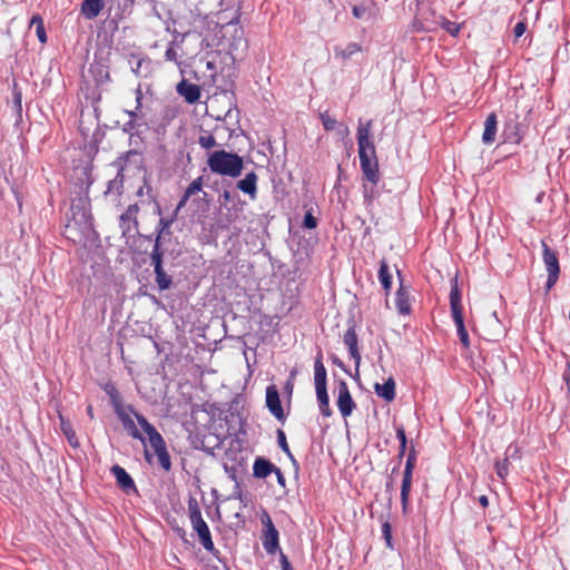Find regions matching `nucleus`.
<instances>
[{
	"label": "nucleus",
	"mask_w": 570,
	"mask_h": 570,
	"mask_svg": "<svg viewBox=\"0 0 570 570\" xmlns=\"http://www.w3.org/2000/svg\"><path fill=\"white\" fill-rule=\"evenodd\" d=\"M207 165L213 173L233 178L238 177L244 167L242 157L226 150L212 153L208 156Z\"/></svg>",
	"instance_id": "nucleus-1"
},
{
	"label": "nucleus",
	"mask_w": 570,
	"mask_h": 570,
	"mask_svg": "<svg viewBox=\"0 0 570 570\" xmlns=\"http://www.w3.org/2000/svg\"><path fill=\"white\" fill-rule=\"evenodd\" d=\"M134 416L137 419V422L144 430V432L147 434L149 445L158 456L161 466L168 470L170 468V460L161 435L144 416H140L138 414H134Z\"/></svg>",
	"instance_id": "nucleus-2"
},
{
	"label": "nucleus",
	"mask_w": 570,
	"mask_h": 570,
	"mask_svg": "<svg viewBox=\"0 0 570 570\" xmlns=\"http://www.w3.org/2000/svg\"><path fill=\"white\" fill-rule=\"evenodd\" d=\"M189 510L193 529L198 534L200 543L207 551H213L214 543L212 540L210 531L208 529L207 523L203 519L199 509L197 507H190Z\"/></svg>",
	"instance_id": "nucleus-3"
},
{
	"label": "nucleus",
	"mask_w": 570,
	"mask_h": 570,
	"mask_svg": "<svg viewBox=\"0 0 570 570\" xmlns=\"http://www.w3.org/2000/svg\"><path fill=\"white\" fill-rule=\"evenodd\" d=\"M337 407L344 417L350 416L355 409V403L348 391L347 384L343 381L340 382L337 387Z\"/></svg>",
	"instance_id": "nucleus-4"
},
{
	"label": "nucleus",
	"mask_w": 570,
	"mask_h": 570,
	"mask_svg": "<svg viewBox=\"0 0 570 570\" xmlns=\"http://www.w3.org/2000/svg\"><path fill=\"white\" fill-rule=\"evenodd\" d=\"M358 151H375L371 136V121L361 122L357 128Z\"/></svg>",
	"instance_id": "nucleus-5"
},
{
	"label": "nucleus",
	"mask_w": 570,
	"mask_h": 570,
	"mask_svg": "<svg viewBox=\"0 0 570 570\" xmlns=\"http://www.w3.org/2000/svg\"><path fill=\"white\" fill-rule=\"evenodd\" d=\"M266 406L276 419H283L284 412L281 404L279 394L275 385H269L266 389Z\"/></svg>",
	"instance_id": "nucleus-6"
},
{
	"label": "nucleus",
	"mask_w": 570,
	"mask_h": 570,
	"mask_svg": "<svg viewBox=\"0 0 570 570\" xmlns=\"http://www.w3.org/2000/svg\"><path fill=\"white\" fill-rule=\"evenodd\" d=\"M326 377H327V372L323 364L322 355L320 354L315 358V363H314V384H315L316 393L327 392Z\"/></svg>",
	"instance_id": "nucleus-7"
},
{
	"label": "nucleus",
	"mask_w": 570,
	"mask_h": 570,
	"mask_svg": "<svg viewBox=\"0 0 570 570\" xmlns=\"http://www.w3.org/2000/svg\"><path fill=\"white\" fill-rule=\"evenodd\" d=\"M450 306H451V314H452L453 320L463 317L462 305H461V294L458 288L456 278L452 281V287H451V293H450Z\"/></svg>",
	"instance_id": "nucleus-8"
},
{
	"label": "nucleus",
	"mask_w": 570,
	"mask_h": 570,
	"mask_svg": "<svg viewBox=\"0 0 570 570\" xmlns=\"http://www.w3.org/2000/svg\"><path fill=\"white\" fill-rule=\"evenodd\" d=\"M118 485L126 492L135 491V484L131 476L119 465H114L111 469Z\"/></svg>",
	"instance_id": "nucleus-9"
},
{
	"label": "nucleus",
	"mask_w": 570,
	"mask_h": 570,
	"mask_svg": "<svg viewBox=\"0 0 570 570\" xmlns=\"http://www.w3.org/2000/svg\"><path fill=\"white\" fill-rule=\"evenodd\" d=\"M153 261L155 265L156 282L160 289H167L171 283L170 277L164 272L161 267L160 255L156 252L153 254Z\"/></svg>",
	"instance_id": "nucleus-10"
},
{
	"label": "nucleus",
	"mask_w": 570,
	"mask_h": 570,
	"mask_svg": "<svg viewBox=\"0 0 570 570\" xmlns=\"http://www.w3.org/2000/svg\"><path fill=\"white\" fill-rule=\"evenodd\" d=\"M411 484H412V466L410 463H407L405 466V470H404L402 489H401V501H402V507H403L404 512H406V509H407Z\"/></svg>",
	"instance_id": "nucleus-11"
},
{
	"label": "nucleus",
	"mask_w": 570,
	"mask_h": 570,
	"mask_svg": "<svg viewBox=\"0 0 570 570\" xmlns=\"http://www.w3.org/2000/svg\"><path fill=\"white\" fill-rule=\"evenodd\" d=\"M344 343L348 347L352 358L355 361L356 368L361 362V355L357 350V338L354 330H348L344 335Z\"/></svg>",
	"instance_id": "nucleus-12"
},
{
	"label": "nucleus",
	"mask_w": 570,
	"mask_h": 570,
	"mask_svg": "<svg viewBox=\"0 0 570 570\" xmlns=\"http://www.w3.org/2000/svg\"><path fill=\"white\" fill-rule=\"evenodd\" d=\"M263 546L267 553L274 554L278 548V531L275 529L264 530Z\"/></svg>",
	"instance_id": "nucleus-13"
},
{
	"label": "nucleus",
	"mask_w": 570,
	"mask_h": 570,
	"mask_svg": "<svg viewBox=\"0 0 570 570\" xmlns=\"http://www.w3.org/2000/svg\"><path fill=\"white\" fill-rule=\"evenodd\" d=\"M395 305L401 314H409L411 311L410 294L403 285L396 292Z\"/></svg>",
	"instance_id": "nucleus-14"
},
{
	"label": "nucleus",
	"mask_w": 570,
	"mask_h": 570,
	"mask_svg": "<svg viewBox=\"0 0 570 570\" xmlns=\"http://www.w3.org/2000/svg\"><path fill=\"white\" fill-rule=\"evenodd\" d=\"M178 92L186 99L187 102L194 104L200 97L198 86L194 83L181 82L178 85Z\"/></svg>",
	"instance_id": "nucleus-15"
},
{
	"label": "nucleus",
	"mask_w": 570,
	"mask_h": 570,
	"mask_svg": "<svg viewBox=\"0 0 570 570\" xmlns=\"http://www.w3.org/2000/svg\"><path fill=\"white\" fill-rule=\"evenodd\" d=\"M543 262L548 273H559V261L553 250H551L546 243H542Z\"/></svg>",
	"instance_id": "nucleus-16"
},
{
	"label": "nucleus",
	"mask_w": 570,
	"mask_h": 570,
	"mask_svg": "<svg viewBox=\"0 0 570 570\" xmlns=\"http://www.w3.org/2000/svg\"><path fill=\"white\" fill-rule=\"evenodd\" d=\"M375 393L385 401H392L395 397V382L390 377L385 383L374 385Z\"/></svg>",
	"instance_id": "nucleus-17"
},
{
	"label": "nucleus",
	"mask_w": 570,
	"mask_h": 570,
	"mask_svg": "<svg viewBox=\"0 0 570 570\" xmlns=\"http://www.w3.org/2000/svg\"><path fill=\"white\" fill-rule=\"evenodd\" d=\"M102 7V0H85L81 4V13L87 19H94L100 13Z\"/></svg>",
	"instance_id": "nucleus-18"
},
{
	"label": "nucleus",
	"mask_w": 570,
	"mask_h": 570,
	"mask_svg": "<svg viewBox=\"0 0 570 570\" xmlns=\"http://www.w3.org/2000/svg\"><path fill=\"white\" fill-rule=\"evenodd\" d=\"M257 176L255 173L247 174L242 180L238 181L237 187L248 194L252 198L256 196Z\"/></svg>",
	"instance_id": "nucleus-19"
},
{
	"label": "nucleus",
	"mask_w": 570,
	"mask_h": 570,
	"mask_svg": "<svg viewBox=\"0 0 570 570\" xmlns=\"http://www.w3.org/2000/svg\"><path fill=\"white\" fill-rule=\"evenodd\" d=\"M497 117L494 114H491L487 117L484 122V131L482 135V141L484 144H492L495 138L497 132Z\"/></svg>",
	"instance_id": "nucleus-20"
},
{
	"label": "nucleus",
	"mask_w": 570,
	"mask_h": 570,
	"mask_svg": "<svg viewBox=\"0 0 570 570\" xmlns=\"http://www.w3.org/2000/svg\"><path fill=\"white\" fill-rule=\"evenodd\" d=\"M116 412H117L120 421L122 422L124 426L130 432V434L134 438L140 439V435L138 434V430H137L135 421H134V416L130 413H128L126 410L120 409V407H117Z\"/></svg>",
	"instance_id": "nucleus-21"
},
{
	"label": "nucleus",
	"mask_w": 570,
	"mask_h": 570,
	"mask_svg": "<svg viewBox=\"0 0 570 570\" xmlns=\"http://www.w3.org/2000/svg\"><path fill=\"white\" fill-rule=\"evenodd\" d=\"M362 173L367 181L376 185L380 178L377 161L366 163L361 165Z\"/></svg>",
	"instance_id": "nucleus-22"
},
{
	"label": "nucleus",
	"mask_w": 570,
	"mask_h": 570,
	"mask_svg": "<svg viewBox=\"0 0 570 570\" xmlns=\"http://www.w3.org/2000/svg\"><path fill=\"white\" fill-rule=\"evenodd\" d=\"M254 475L257 478H266L275 470V466L264 459H257L253 466Z\"/></svg>",
	"instance_id": "nucleus-23"
},
{
	"label": "nucleus",
	"mask_w": 570,
	"mask_h": 570,
	"mask_svg": "<svg viewBox=\"0 0 570 570\" xmlns=\"http://www.w3.org/2000/svg\"><path fill=\"white\" fill-rule=\"evenodd\" d=\"M59 419H60L61 431L63 432V434L68 439L70 445H72L73 448H77L78 446V440H77L76 433H75L70 422L67 421L61 414L59 415Z\"/></svg>",
	"instance_id": "nucleus-24"
},
{
	"label": "nucleus",
	"mask_w": 570,
	"mask_h": 570,
	"mask_svg": "<svg viewBox=\"0 0 570 570\" xmlns=\"http://www.w3.org/2000/svg\"><path fill=\"white\" fill-rule=\"evenodd\" d=\"M36 27V35L41 43L47 41L43 21L40 16H33L30 20V28Z\"/></svg>",
	"instance_id": "nucleus-25"
},
{
	"label": "nucleus",
	"mask_w": 570,
	"mask_h": 570,
	"mask_svg": "<svg viewBox=\"0 0 570 570\" xmlns=\"http://www.w3.org/2000/svg\"><path fill=\"white\" fill-rule=\"evenodd\" d=\"M453 321L462 345L468 348L470 346V340L464 326L463 317L454 318Z\"/></svg>",
	"instance_id": "nucleus-26"
},
{
	"label": "nucleus",
	"mask_w": 570,
	"mask_h": 570,
	"mask_svg": "<svg viewBox=\"0 0 570 570\" xmlns=\"http://www.w3.org/2000/svg\"><path fill=\"white\" fill-rule=\"evenodd\" d=\"M379 278H380V282H381L382 286L384 287V289L389 291L391 288V284H392V276L389 273V267L385 262L381 263L380 271H379Z\"/></svg>",
	"instance_id": "nucleus-27"
},
{
	"label": "nucleus",
	"mask_w": 570,
	"mask_h": 570,
	"mask_svg": "<svg viewBox=\"0 0 570 570\" xmlns=\"http://www.w3.org/2000/svg\"><path fill=\"white\" fill-rule=\"evenodd\" d=\"M316 397H317V401L320 403L321 413L324 416H331L332 411H331V407H330V399H328L327 392L316 393Z\"/></svg>",
	"instance_id": "nucleus-28"
},
{
	"label": "nucleus",
	"mask_w": 570,
	"mask_h": 570,
	"mask_svg": "<svg viewBox=\"0 0 570 570\" xmlns=\"http://www.w3.org/2000/svg\"><path fill=\"white\" fill-rule=\"evenodd\" d=\"M358 51L360 47L356 43H350L345 48H337L335 55L337 58L347 59Z\"/></svg>",
	"instance_id": "nucleus-29"
},
{
	"label": "nucleus",
	"mask_w": 570,
	"mask_h": 570,
	"mask_svg": "<svg viewBox=\"0 0 570 570\" xmlns=\"http://www.w3.org/2000/svg\"><path fill=\"white\" fill-rule=\"evenodd\" d=\"M198 144L205 149H210L216 146V139L212 134H204L199 136Z\"/></svg>",
	"instance_id": "nucleus-30"
},
{
	"label": "nucleus",
	"mask_w": 570,
	"mask_h": 570,
	"mask_svg": "<svg viewBox=\"0 0 570 570\" xmlns=\"http://www.w3.org/2000/svg\"><path fill=\"white\" fill-rule=\"evenodd\" d=\"M202 187H203L202 178H197L194 181H191L185 191V199H189L190 196L200 191Z\"/></svg>",
	"instance_id": "nucleus-31"
},
{
	"label": "nucleus",
	"mask_w": 570,
	"mask_h": 570,
	"mask_svg": "<svg viewBox=\"0 0 570 570\" xmlns=\"http://www.w3.org/2000/svg\"><path fill=\"white\" fill-rule=\"evenodd\" d=\"M441 26L453 37H456L461 30L460 24L449 21V20H444Z\"/></svg>",
	"instance_id": "nucleus-32"
},
{
	"label": "nucleus",
	"mask_w": 570,
	"mask_h": 570,
	"mask_svg": "<svg viewBox=\"0 0 570 570\" xmlns=\"http://www.w3.org/2000/svg\"><path fill=\"white\" fill-rule=\"evenodd\" d=\"M495 472L501 480L505 479L508 475V456L502 462L495 463Z\"/></svg>",
	"instance_id": "nucleus-33"
},
{
	"label": "nucleus",
	"mask_w": 570,
	"mask_h": 570,
	"mask_svg": "<svg viewBox=\"0 0 570 570\" xmlns=\"http://www.w3.org/2000/svg\"><path fill=\"white\" fill-rule=\"evenodd\" d=\"M360 161L362 164L377 161L375 151H358Z\"/></svg>",
	"instance_id": "nucleus-34"
},
{
	"label": "nucleus",
	"mask_w": 570,
	"mask_h": 570,
	"mask_svg": "<svg viewBox=\"0 0 570 570\" xmlns=\"http://www.w3.org/2000/svg\"><path fill=\"white\" fill-rule=\"evenodd\" d=\"M353 16L356 19H366L368 17L367 8L365 6H354Z\"/></svg>",
	"instance_id": "nucleus-35"
},
{
	"label": "nucleus",
	"mask_w": 570,
	"mask_h": 570,
	"mask_svg": "<svg viewBox=\"0 0 570 570\" xmlns=\"http://www.w3.org/2000/svg\"><path fill=\"white\" fill-rule=\"evenodd\" d=\"M321 119H322V124L326 130L334 129V127L336 125V120L334 118H332L328 115H322Z\"/></svg>",
	"instance_id": "nucleus-36"
},
{
	"label": "nucleus",
	"mask_w": 570,
	"mask_h": 570,
	"mask_svg": "<svg viewBox=\"0 0 570 570\" xmlns=\"http://www.w3.org/2000/svg\"><path fill=\"white\" fill-rule=\"evenodd\" d=\"M304 226L306 228H309V229H313L317 226V220L316 218L312 215L311 212H307L305 217H304Z\"/></svg>",
	"instance_id": "nucleus-37"
},
{
	"label": "nucleus",
	"mask_w": 570,
	"mask_h": 570,
	"mask_svg": "<svg viewBox=\"0 0 570 570\" xmlns=\"http://www.w3.org/2000/svg\"><path fill=\"white\" fill-rule=\"evenodd\" d=\"M382 530H383V535L385 538V541H386V544L387 547H392V537H391V525L389 522H384L383 523V527H382Z\"/></svg>",
	"instance_id": "nucleus-38"
},
{
	"label": "nucleus",
	"mask_w": 570,
	"mask_h": 570,
	"mask_svg": "<svg viewBox=\"0 0 570 570\" xmlns=\"http://www.w3.org/2000/svg\"><path fill=\"white\" fill-rule=\"evenodd\" d=\"M261 522L264 527V530L275 529L273 521L268 513L264 512L261 517Z\"/></svg>",
	"instance_id": "nucleus-39"
},
{
	"label": "nucleus",
	"mask_w": 570,
	"mask_h": 570,
	"mask_svg": "<svg viewBox=\"0 0 570 570\" xmlns=\"http://www.w3.org/2000/svg\"><path fill=\"white\" fill-rule=\"evenodd\" d=\"M278 441H279V445L282 448V450L284 452H286L288 455H291V452H289V449H288V445L286 443V438H285V434L283 431H278Z\"/></svg>",
	"instance_id": "nucleus-40"
},
{
	"label": "nucleus",
	"mask_w": 570,
	"mask_h": 570,
	"mask_svg": "<svg viewBox=\"0 0 570 570\" xmlns=\"http://www.w3.org/2000/svg\"><path fill=\"white\" fill-rule=\"evenodd\" d=\"M559 273H548L547 288H551L558 281Z\"/></svg>",
	"instance_id": "nucleus-41"
},
{
	"label": "nucleus",
	"mask_w": 570,
	"mask_h": 570,
	"mask_svg": "<svg viewBox=\"0 0 570 570\" xmlns=\"http://www.w3.org/2000/svg\"><path fill=\"white\" fill-rule=\"evenodd\" d=\"M165 57L169 61H176L177 60V52H176V50L173 47H169L166 50V52H165Z\"/></svg>",
	"instance_id": "nucleus-42"
},
{
	"label": "nucleus",
	"mask_w": 570,
	"mask_h": 570,
	"mask_svg": "<svg viewBox=\"0 0 570 570\" xmlns=\"http://www.w3.org/2000/svg\"><path fill=\"white\" fill-rule=\"evenodd\" d=\"M525 32V24L523 22H519L514 27V35L517 38H520Z\"/></svg>",
	"instance_id": "nucleus-43"
},
{
	"label": "nucleus",
	"mask_w": 570,
	"mask_h": 570,
	"mask_svg": "<svg viewBox=\"0 0 570 570\" xmlns=\"http://www.w3.org/2000/svg\"><path fill=\"white\" fill-rule=\"evenodd\" d=\"M396 434H397V438H399V440L401 442L402 449H404L405 448V443H406V436H405L404 431L402 429H399Z\"/></svg>",
	"instance_id": "nucleus-44"
},
{
	"label": "nucleus",
	"mask_w": 570,
	"mask_h": 570,
	"mask_svg": "<svg viewBox=\"0 0 570 570\" xmlns=\"http://www.w3.org/2000/svg\"><path fill=\"white\" fill-rule=\"evenodd\" d=\"M364 197H365V200L368 203H371L373 199L372 190H368L366 186H364Z\"/></svg>",
	"instance_id": "nucleus-45"
},
{
	"label": "nucleus",
	"mask_w": 570,
	"mask_h": 570,
	"mask_svg": "<svg viewBox=\"0 0 570 570\" xmlns=\"http://www.w3.org/2000/svg\"><path fill=\"white\" fill-rule=\"evenodd\" d=\"M282 569L283 570H292V567L285 556H282Z\"/></svg>",
	"instance_id": "nucleus-46"
},
{
	"label": "nucleus",
	"mask_w": 570,
	"mask_h": 570,
	"mask_svg": "<svg viewBox=\"0 0 570 570\" xmlns=\"http://www.w3.org/2000/svg\"><path fill=\"white\" fill-rule=\"evenodd\" d=\"M479 502H480V504H481L483 508L488 507V504H489V500H488V498H487L485 495H481V497L479 498Z\"/></svg>",
	"instance_id": "nucleus-47"
},
{
	"label": "nucleus",
	"mask_w": 570,
	"mask_h": 570,
	"mask_svg": "<svg viewBox=\"0 0 570 570\" xmlns=\"http://www.w3.org/2000/svg\"><path fill=\"white\" fill-rule=\"evenodd\" d=\"M275 471L277 473L278 482L284 483V478L278 469L275 468Z\"/></svg>",
	"instance_id": "nucleus-48"
},
{
	"label": "nucleus",
	"mask_w": 570,
	"mask_h": 570,
	"mask_svg": "<svg viewBox=\"0 0 570 570\" xmlns=\"http://www.w3.org/2000/svg\"><path fill=\"white\" fill-rule=\"evenodd\" d=\"M188 199H185V196L181 198V200L179 202L178 204V209H180L183 206H185V204L187 203Z\"/></svg>",
	"instance_id": "nucleus-49"
},
{
	"label": "nucleus",
	"mask_w": 570,
	"mask_h": 570,
	"mask_svg": "<svg viewBox=\"0 0 570 570\" xmlns=\"http://www.w3.org/2000/svg\"><path fill=\"white\" fill-rule=\"evenodd\" d=\"M286 391H287L289 394L292 393V391H293V384H292L291 382H288V383L286 384Z\"/></svg>",
	"instance_id": "nucleus-50"
},
{
	"label": "nucleus",
	"mask_w": 570,
	"mask_h": 570,
	"mask_svg": "<svg viewBox=\"0 0 570 570\" xmlns=\"http://www.w3.org/2000/svg\"><path fill=\"white\" fill-rule=\"evenodd\" d=\"M207 68H208L209 70H214V69H215V66H214V63H213L212 61H208V62H207Z\"/></svg>",
	"instance_id": "nucleus-51"
},
{
	"label": "nucleus",
	"mask_w": 570,
	"mask_h": 570,
	"mask_svg": "<svg viewBox=\"0 0 570 570\" xmlns=\"http://www.w3.org/2000/svg\"><path fill=\"white\" fill-rule=\"evenodd\" d=\"M514 451L517 452V448H512V446H509L508 450H507V455H510L511 451Z\"/></svg>",
	"instance_id": "nucleus-52"
},
{
	"label": "nucleus",
	"mask_w": 570,
	"mask_h": 570,
	"mask_svg": "<svg viewBox=\"0 0 570 570\" xmlns=\"http://www.w3.org/2000/svg\"><path fill=\"white\" fill-rule=\"evenodd\" d=\"M333 362L340 367H342V363L335 356L333 357Z\"/></svg>",
	"instance_id": "nucleus-53"
},
{
	"label": "nucleus",
	"mask_w": 570,
	"mask_h": 570,
	"mask_svg": "<svg viewBox=\"0 0 570 570\" xmlns=\"http://www.w3.org/2000/svg\"><path fill=\"white\" fill-rule=\"evenodd\" d=\"M87 412H88V414H89L90 416H92V406H91V405H89V406L87 407Z\"/></svg>",
	"instance_id": "nucleus-54"
},
{
	"label": "nucleus",
	"mask_w": 570,
	"mask_h": 570,
	"mask_svg": "<svg viewBox=\"0 0 570 570\" xmlns=\"http://www.w3.org/2000/svg\"><path fill=\"white\" fill-rule=\"evenodd\" d=\"M160 224L163 225L164 228L168 227V223L164 222V219H160Z\"/></svg>",
	"instance_id": "nucleus-55"
},
{
	"label": "nucleus",
	"mask_w": 570,
	"mask_h": 570,
	"mask_svg": "<svg viewBox=\"0 0 570 570\" xmlns=\"http://www.w3.org/2000/svg\"><path fill=\"white\" fill-rule=\"evenodd\" d=\"M82 217L85 218V223H86V228H88V227H89V224H88V222H87V217H86V214H82Z\"/></svg>",
	"instance_id": "nucleus-56"
}]
</instances>
